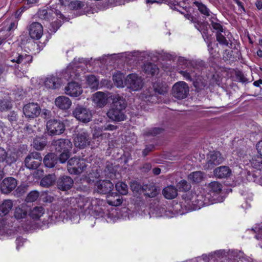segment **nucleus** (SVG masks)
Instances as JSON below:
<instances>
[{"label": "nucleus", "mask_w": 262, "mask_h": 262, "mask_svg": "<svg viewBox=\"0 0 262 262\" xmlns=\"http://www.w3.org/2000/svg\"><path fill=\"white\" fill-rule=\"evenodd\" d=\"M178 63L181 66L179 73L187 80L192 81L199 77L207 68V64L203 60H190L183 57H180Z\"/></svg>", "instance_id": "f257e3e1"}, {"label": "nucleus", "mask_w": 262, "mask_h": 262, "mask_svg": "<svg viewBox=\"0 0 262 262\" xmlns=\"http://www.w3.org/2000/svg\"><path fill=\"white\" fill-rule=\"evenodd\" d=\"M126 106L127 102L123 97L115 96L106 115L110 120L115 122L124 121L127 118L125 115Z\"/></svg>", "instance_id": "f03ea898"}, {"label": "nucleus", "mask_w": 262, "mask_h": 262, "mask_svg": "<svg viewBox=\"0 0 262 262\" xmlns=\"http://www.w3.org/2000/svg\"><path fill=\"white\" fill-rule=\"evenodd\" d=\"M211 199V194L204 192H200L199 193H193L191 194V196H188L187 201H189L193 209H199L204 206H208L210 204L216 203L221 199Z\"/></svg>", "instance_id": "7ed1b4c3"}, {"label": "nucleus", "mask_w": 262, "mask_h": 262, "mask_svg": "<svg viewBox=\"0 0 262 262\" xmlns=\"http://www.w3.org/2000/svg\"><path fill=\"white\" fill-rule=\"evenodd\" d=\"M73 142L75 146L79 149H84L88 146H91L92 148H94L99 145L98 143L97 145H94L90 134L87 130L83 129L75 135Z\"/></svg>", "instance_id": "20e7f679"}, {"label": "nucleus", "mask_w": 262, "mask_h": 262, "mask_svg": "<svg viewBox=\"0 0 262 262\" xmlns=\"http://www.w3.org/2000/svg\"><path fill=\"white\" fill-rule=\"evenodd\" d=\"M158 84H154L153 85L154 91H150L149 90H146L142 92L139 98L143 101L146 103H156L158 102V97L156 94L157 93L158 94H164L166 92L165 88L163 87L158 86Z\"/></svg>", "instance_id": "39448f33"}, {"label": "nucleus", "mask_w": 262, "mask_h": 262, "mask_svg": "<svg viewBox=\"0 0 262 262\" xmlns=\"http://www.w3.org/2000/svg\"><path fill=\"white\" fill-rule=\"evenodd\" d=\"M68 170L71 174H79L84 171L87 165L83 159L73 157L68 161Z\"/></svg>", "instance_id": "423d86ee"}, {"label": "nucleus", "mask_w": 262, "mask_h": 262, "mask_svg": "<svg viewBox=\"0 0 262 262\" xmlns=\"http://www.w3.org/2000/svg\"><path fill=\"white\" fill-rule=\"evenodd\" d=\"M225 159L219 151H210L207 155L206 162L204 165L205 170H211L222 164Z\"/></svg>", "instance_id": "0eeeda50"}, {"label": "nucleus", "mask_w": 262, "mask_h": 262, "mask_svg": "<svg viewBox=\"0 0 262 262\" xmlns=\"http://www.w3.org/2000/svg\"><path fill=\"white\" fill-rule=\"evenodd\" d=\"M72 115L77 120L83 123L89 122L92 119L91 111L80 104H77L73 110Z\"/></svg>", "instance_id": "6e6552de"}, {"label": "nucleus", "mask_w": 262, "mask_h": 262, "mask_svg": "<svg viewBox=\"0 0 262 262\" xmlns=\"http://www.w3.org/2000/svg\"><path fill=\"white\" fill-rule=\"evenodd\" d=\"M42 160L41 154L33 151L30 152L25 158L24 164L25 166L29 170L37 169L41 164Z\"/></svg>", "instance_id": "1a4fd4ad"}, {"label": "nucleus", "mask_w": 262, "mask_h": 262, "mask_svg": "<svg viewBox=\"0 0 262 262\" xmlns=\"http://www.w3.org/2000/svg\"><path fill=\"white\" fill-rule=\"evenodd\" d=\"M48 135L50 136L60 135L66 129L64 123L58 119H50L46 124Z\"/></svg>", "instance_id": "9d476101"}, {"label": "nucleus", "mask_w": 262, "mask_h": 262, "mask_svg": "<svg viewBox=\"0 0 262 262\" xmlns=\"http://www.w3.org/2000/svg\"><path fill=\"white\" fill-rule=\"evenodd\" d=\"M189 93V88L184 81L176 82L172 86L171 94L175 98L181 100L187 97Z\"/></svg>", "instance_id": "9b49d317"}, {"label": "nucleus", "mask_w": 262, "mask_h": 262, "mask_svg": "<svg viewBox=\"0 0 262 262\" xmlns=\"http://www.w3.org/2000/svg\"><path fill=\"white\" fill-rule=\"evenodd\" d=\"M23 112L27 118L33 119L40 115L41 107L37 103L30 102L23 106Z\"/></svg>", "instance_id": "f8f14e48"}, {"label": "nucleus", "mask_w": 262, "mask_h": 262, "mask_svg": "<svg viewBox=\"0 0 262 262\" xmlns=\"http://www.w3.org/2000/svg\"><path fill=\"white\" fill-rule=\"evenodd\" d=\"M125 85L133 91L140 90L143 86L142 78L136 74H130L125 79Z\"/></svg>", "instance_id": "ddd939ff"}, {"label": "nucleus", "mask_w": 262, "mask_h": 262, "mask_svg": "<svg viewBox=\"0 0 262 262\" xmlns=\"http://www.w3.org/2000/svg\"><path fill=\"white\" fill-rule=\"evenodd\" d=\"M51 146L53 149L57 153L67 150H71L72 143L68 139L60 138L52 140Z\"/></svg>", "instance_id": "4468645a"}, {"label": "nucleus", "mask_w": 262, "mask_h": 262, "mask_svg": "<svg viewBox=\"0 0 262 262\" xmlns=\"http://www.w3.org/2000/svg\"><path fill=\"white\" fill-rule=\"evenodd\" d=\"M17 185L15 178L10 177L3 179L0 184V190L2 193L8 194L14 190Z\"/></svg>", "instance_id": "2eb2a0df"}, {"label": "nucleus", "mask_w": 262, "mask_h": 262, "mask_svg": "<svg viewBox=\"0 0 262 262\" xmlns=\"http://www.w3.org/2000/svg\"><path fill=\"white\" fill-rule=\"evenodd\" d=\"M114 188L113 184L110 180H100L95 184V188L100 194H106L112 191Z\"/></svg>", "instance_id": "dca6fc26"}, {"label": "nucleus", "mask_w": 262, "mask_h": 262, "mask_svg": "<svg viewBox=\"0 0 262 262\" xmlns=\"http://www.w3.org/2000/svg\"><path fill=\"white\" fill-rule=\"evenodd\" d=\"M73 185L74 180L69 176H60L56 181L57 188L63 191H67L71 189Z\"/></svg>", "instance_id": "f3484780"}, {"label": "nucleus", "mask_w": 262, "mask_h": 262, "mask_svg": "<svg viewBox=\"0 0 262 262\" xmlns=\"http://www.w3.org/2000/svg\"><path fill=\"white\" fill-rule=\"evenodd\" d=\"M30 36L33 39L38 40L43 34V27L38 22L32 23L28 27Z\"/></svg>", "instance_id": "a211bd4d"}, {"label": "nucleus", "mask_w": 262, "mask_h": 262, "mask_svg": "<svg viewBox=\"0 0 262 262\" xmlns=\"http://www.w3.org/2000/svg\"><path fill=\"white\" fill-rule=\"evenodd\" d=\"M65 93L68 95L76 97L82 94V90L78 82L72 81L69 82L68 85L66 86Z\"/></svg>", "instance_id": "6ab92c4d"}, {"label": "nucleus", "mask_w": 262, "mask_h": 262, "mask_svg": "<svg viewBox=\"0 0 262 262\" xmlns=\"http://www.w3.org/2000/svg\"><path fill=\"white\" fill-rule=\"evenodd\" d=\"M23 116L20 117L17 112L11 111L5 116V119L9 122L12 127L15 128L17 125L23 124Z\"/></svg>", "instance_id": "aec40b11"}, {"label": "nucleus", "mask_w": 262, "mask_h": 262, "mask_svg": "<svg viewBox=\"0 0 262 262\" xmlns=\"http://www.w3.org/2000/svg\"><path fill=\"white\" fill-rule=\"evenodd\" d=\"M208 189L209 190L208 193L211 194V199H221L220 202L222 201V198L218 196V194L222 190V185L221 184L215 181L211 182L208 184Z\"/></svg>", "instance_id": "412c9836"}, {"label": "nucleus", "mask_w": 262, "mask_h": 262, "mask_svg": "<svg viewBox=\"0 0 262 262\" xmlns=\"http://www.w3.org/2000/svg\"><path fill=\"white\" fill-rule=\"evenodd\" d=\"M16 161V158L13 154H8L3 147H0V163H5L6 165L11 166Z\"/></svg>", "instance_id": "4be33fe9"}, {"label": "nucleus", "mask_w": 262, "mask_h": 262, "mask_svg": "<svg viewBox=\"0 0 262 262\" xmlns=\"http://www.w3.org/2000/svg\"><path fill=\"white\" fill-rule=\"evenodd\" d=\"M242 54L240 51L236 49L230 51L227 49L224 52L223 59L225 61L234 62L239 60Z\"/></svg>", "instance_id": "5701e85b"}, {"label": "nucleus", "mask_w": 262, "mask_h": 262, "mask_svg": "<svg viewBox=\"0 0 262 262\" xmlns=\"http://www.w3.org/2000/svg\"><path fill=\"white\" fill-rule=\"evenodd\" d=\"M214 176L219 179L228 178L231 174V170L227 166H221L213 170Z\"/></svg>", "instance_id": "b1692460"}, {"label": "nucleus", "mask_w": 262, "mask_h": 262, "mask_svg": "<svg viewBox=\"0 0 262 262\" xmlns=\"http://www.w3.org/2000/svg\"><path fill=\"white\" fill-rule=\"evenodd\" d=\"M45 167L52 168L58 163V156L54 152L47 154L43 159Z\"/></svg>", "instance_id": "393cba45"}, {"label": "nucleus", "mask_w": 262, "mask_h": 262, "mask_svg": "<svg viewBox=\"0 0 262 262\" xmlns=\"http://www.w3.org/2000/svg\"><path fill=\"white\" fill-rule=\"evenodd\" d=\"M107 96L104 93L97 92L94 94L92 96L93 101L100 108L104 106L107 103Z\"/></svg>", "instance_id": "a878e982"}, {"label": "nucleus", "mask_w": 262, "mask_h": 262, "mask_svg": "<svg viewBox=\"0 0 262 262\" xmlns=\"http://www.w3.org/2000/svg\"><path fill=\"white\" fill-rule=\"evenodd\" d=\"M55 104L60 109L68 110L70 107L72 102L68 97L62 96L56 98Z\"/></svg>", "instance_id": "bb28decb"}, {"label": "nucleus", "mask_w": 262, "mask_h": 262, "mask_svg": "<svg viewBox=\"0 0 262 262\" xmlns=\"http://www.w3.org/2000/svg\"><path fill=\"white\" fill-rule=\"evenodd\" d=\"M208 23L207 21H200L195 27L202 34V36L205 40L209 41L210 39V35L208 34Z\"/></svg>", "instance_id": "cd10ccee"}, {"label": "nucleus", "mask_w": 262, "mask_h": 262, "mask_svg": "<svg viewBox=\"0 0 262 262\" xmlns=\"http://www.w3.org/2000/svg\"><path fill=\"white\" fill-rule=\"evenodd\" d=\"M142 70L147 75L153 76L158 74L159 69L155 64L147 62L143 64Z\"/></svg>", "instance_id": "c85d7f7f"}, {"label": "nucleus", "mask_w": 262, "mask_h": 262, "mask_svg": "<svg viewBox=\"0 0 262 262\" xmlns=\"http://www.w3.org/2000/svg\"><path fill=\"white\" fill-rule=\"evenodd\" d=\"M33 57L31 55L27 54H18L16 57L11 60L12 62H15L18 64H21L23 66L29 64L32 61Z\"/></svg>", "instance_id": "c756f323"}, {"label": "nucleus", "mask_w": 262, "mask_h": 262, "mask_svg": "<svg viewBox=\"0 0 262 262\" xmlns=\"http://www.w3.org/2000/svg\"><path fill=\"white\" fill-rule=\"evenodd\" d=\"M143 192L147 197L154 198L158 194V189L154 184H149L143 186Z\"/></svg>", "instance_id": "7c9ffc66"}, {"label": "nucleus", "mask_w": 262, "mask_h": 262, "mask_svg": "<svg viewBox=\"0 0 262 262\" xmlns=\"http://www.w3.org/2000/svg\"><path fill=\"white\" fill-rule=\"evenodd\" d=\"M60 79L56 76H50L45 81V86L51 89H56L60 86Z\"/></svg>", "instance_id": "2f4dec72"}, {"label": "nucleus", "mask_w": 262, "mask_h": 262, "mask_svg": "<svg viewBox=\"0 0 262 262\" xmlns=\"http://www.w3.org/2000/svg\"><path fill=\"white\" fill-rule=\"evenodd\" d=\"M162 193L167 199H173L178 195V189L174 186L169 185L163 189Z\"/></svg>", "instance_id": "473e14b6"}, {"label": "nucleus", "mask_w": 262, "mask_h": 262, "mask_svg": "<svg viewBox=\"0 0 262 262\" xmlns=\"http://www.w3.org/2000/svg\"><path fill=\"white\" fill-rule=\"evenodd\" d=\"M13 206V203L11 200H5L0 205V216L7 215L12 209Z\"/></svg>", "instance_id": "72a5a7b5"}, {"label": "nucleus", "mask_w": 262, "mask_h": 262, "mask_svg": "<svg viewBox=\"0 0 262 262\" xmlns=\"http://www.w3.org/2000/svg\"><path fill=\"white\" fill-rule=\"evenodd\" d=\"M29 208L25 206L16 207L14 212V216L17 220L25 218L29 215Z\"/></svg>", "instance_id": "f704fd0d"}, {"label": "nucleus", "mask_w": 262, "mask_h": 262, "mask_svg": "<svg viewBox=\"0 0 262 262\" xmlns=\"http://www.w3.org/2000/svg\"><path fill=\"white\" fill-rule=\"evenodd\" d=\"M29 215L34 220L39 219L45 213V209L42 206H36L31 209H29Z\"/></svg>", "instance_id": "c9c22d12"}, {"label": "nucleus", "mask_w": 262, "mask_h": 262, "mask_svg": "<svg viewBox=\"0 0 262 262\" xmlns=\"http://www.w3.org/2000/svg\"><path fill=\"white\" fill-rule=\"evenodd\" d=\"M193 5L196 6L200 13L205 17H209L212 14V12L207 6L201 2L195 1L193 2Z\"/></svg>", "instance_id": "e433bc0d"}, {"label": "nucleus", "mask_w": 262, "mask_h": 262, "mask_svg": "<svg viewBox=\"0 0 262 262\" xmlns=\"http://www.w3.org/2000/svg\"><path fill=\"white\" fill-rule=\"evenodd\" d=\"M47 144V140L44 137H36L33 142V147L37 150H42Z\"/></svg>", "instance_id": "4c0bfd02"}, {"label": "nucleus", "mask_w": 262, "mask_h": 262, "mask_svg": "<svg viewBox=\"0 0 262 262\" xmlns=\"http://www.w3.org/2000/svg\"><path fill=\"white\" fill-rule=\"evenodd\" d=\"M164 130V128L162 127H152L145 130L143 135L145 138L150 136L155 137L163 133Z\"/></svg>", "instance_id": "58836bf2"}, {"label": "nucleus", "mask_w": 262, "mask_h": 262, "mask_svg": "<svg viewBox=\"0 0 262 262\" xmlns=\"http://www.w3.org/2000/svg\"><path fill=\"white\" fill-rule=\"evenodd\" d=\"M55 174H48L41 179L40 182V186L44 187H49L52 186L55 181Z\"/></svg>", "instance_id": "ea45409f"}, {"label": "nucleus", "mask_w": 262, "mask_h": 262, "mask_svg": "<svg viewBox=\"0 0 262 262\" xmlns=\"http://www.w3.org/2000/svg\"><path fill=\"white\" fill-rule=\"evenodd\" d=\"M124 76L120 73H116L113 76V79L115 84L118 88H124L125 85Z\"/></svg>", "instance_id": "a19ab883"}, {"label": "nucleus", "mask_w": 262, "mask_h": 262, "mask_svg": "<svg viewBox=\"0 0 262 262\" xmlns=\"http://www.w3.org/2000/svg\"><path fill=\"white\" fill-rule=\"evenodd\" d=\"M203 177L204 173L201 171L191 172L188 176V179L194 183H199L201 182Z\"/></svg>", "instance_id": "79ce46f5"}, {"label": "nucleus", "mask_w": 262, "mask_h": 262, "mask_svg": "<svg viewBox=\"0 0 262 262\" xmlns=\"http://www.w3.org/2000/svg\"><path fill=\"white\" fill-rule=\"evenodd\" d=\"M86 82L91 89L97 90L99 85V80L93 75L86 77Z\"/></svg>", "instance_id": "37998d69"}, {"label": "nucleus", "mask_w": 262, "mask_h": 262, "mask_svg": "<svg viewBox=\"0 0 262 262\" xmlns=\"http://www.w3.org/2000/svg\"><path fill=\"white\" fill-rule=\"evenodd\" d=\"M115 188L117 192L120 195H126L128 193V186L124 182H117L115 185Z\"/></svg>", "instance_id": "c03bdc74"}, {"label": "nucleus", "mask_w": 262, "mask_h": 262, "mask_svg": "<svg viewBox=\"0 0 262 262\" xmlns=\"http://www.w3.org/2000/svg\"><path fill=\"white\" fill-rule=\"evenodd\" d=\"M191 187L190 183L185 180H182L177 184V189L179 191H188Z\"/></svg>", "instance_id": "a18cd8bd"}, {"label": "nucleus", "mask_w": 262, "mask_h": 262, "mask_svg": "<svg viewBox=\"0 0 262 262\" xmlns=\"http://www.w3.org/2000/svg\"><path fill=\"white\" fill-rule=\"evenodd\" d=\"M250 162L253 167L256 169L262 168V156L260 155L254 156Z\"/></svg>", "instance_id": "49530a36"}, {"label": "nucleus", "mask_w": 262, "mask_h": 262, "mask_svg": "<svg viewBox=\"0 0 262 262\" xmlns=\"http://www.w3.org/2000/svg\"><path fill=\"white\" fill-rule=\"evenodd\" d=\"M12 107L11 101L8 99H0V109L1 111L10 110Z\"/></svg>", "instance_id": "de8ad7c7"}, {"label": "nucleus", "mask_w": 262, "mask_h": 262, "mask_svg": "<svg viewBox=\"0 0 262 262\" xmlns=\"http://www.w3.org/2000/svg\"><path fill=\"white\" fill-rule=\"evenodd\" d=\"M60 155L58 157V162L60 163H65L68 160H69L71 156V150H67L59 152Z\"/></svg>", "instance_id": "09e8293b"}, {"label": "nucleus", "mask_w": 262, "mask_h": 262, "mask_svg": "<svg viewBox=\"0 0 262 262\" xmlns=\"http://www.w3.org/2000/svg\"><path fill=\"white\" fill-rule=\"evenodd\" d=\"M195 80L193 79V85L194 87L196 89V91L197 92H199L202 90L204 89V88L206 86V83L203 81H202L200 78H194Z\"/></svg>", "instance_id": "8fccbe9b"}, {"label": "nucleus", "mask_w": 262, "mask_h": 262, "mask_svg": "<svg viewBox=\"0 0 262 262\" xmlns=\"http://www.w3.org/2000/svg\"><path fill=\"white\" fill-rule=\"evenodd\" d=\"M39 195V193L36 190H33L30 192L26 198V201L27 203L33 202L37 200Z\"/></svg>", "instance_id": "3c124183"}, {"label": "nucleus", "mask_w": 262, "mask_h": 262, "mask_svg": "<svg viewBox=\"0 0 262 262\" xmlns=\"http://www.w3.org/2000/svg\"><path fill=\"white\" fill-rule=\"evenodd\" d=\"M84 6L83 2L80 1H74L69 4V7L71 10H77L81 9Z\"/></svg>", "instance_id": "603ef678"}, {"label": "nucleus", "mask_w": 262, "mask_h": 262, "mask_svg": "<svg viewBox=\"0 0 262 262\" xmlns=\"http://www.w3.org/2000/svg\"><path fill=\"white\" fill-rule=\"evenodd\" d=\"M38 17L45 21H49L50 19V12L47 9H39L37 12Z\"/></svg>", "instance_id": "864d4df0"}, {"label": "nucleus", "mask_w": 262, "mask_h": 262, "mask_svg": "<svg viewBox=\"0 0 262 262\" xmlns=\"http://www.w3.org/2000/svg\"><path fill=\"white\" fill-rule=\"evenodd\" d=\"M130 189L134 192L139 193L143 192V186H141L137 182H132L130 183Z\"/></svg>", "instance_id": "5fc2aeb1"}, {"label": "nucleus", "mask_w": 262, "mask_h": 262, "mask_svg": "<svg viewBox=\"0 0 262 262\" xmlns=\"http://www.w3.org/2000/svg\"><path fill=\"white\" fill-rule=\"evenodd\" d=\"M216 40L221 44L227 46L228 45V41L226 37L223 35L220 32L216 33Z\"/></svg>", "instance_id": "6e6d98bb"}, {"label": "nucleus", "mask_w": 262, "mask_h": 262, "mask_svg": "<svg viewBox=\"0 0 262 262\" xmlns=\"http://www.w3.org/2000/svg\"><path fill=\"white\" fill-rule=\"evenodd\" d=\"M62 23L60 20H55L50 25V30L54 33H55L57 30L60 28V27L61 26Z\"/></svg>", "instance_id": "4d7b16f0"}, {"label": "nucleus", "mask_w": 262, "mask_h": 262, "mask_svg": "<svg viewBox=\"0 0 262 262\" xmlns=\"http://www.w3.org/2000/svg\"><path fill=\"white\" fill-rule=\"evenodd\" d=\"M53 13H55L56 15L59 18L62 19L63 20L66 19V17L60 12V11L57 9V6H52L49 8Z\"/></svg>", "instance_id": "13d9d810"}, {"label": "nucleus", "mask_w": 262, "mask_h": 262, "mask_svg": "<svg viewBox=\"0 0 262 262\" xmlns=\"http://www.w3.org/2000/svg\"><path fill=\"white\" fill-rule=\"evenodd\" d=\"M155 145L154 144H148L145 145V148L142 151V156L145 157L148 154L154 150L155 149Z\"/></svg>", "instance_id": "bf43d9fd"}, {"label": "nucleus", "mask_w": 262, "mask_h": 262, "mask_svg": "<svg viewBox=\"0 0 262 262\" xmlns=\"http://www.w3.org/2000/svg\"><path fill=\"white\" fill-rule=\"evenodd\" d=\"M212 28L216 31V32H222L223 31V26L219 23L214 22L213 20H210Z\"/></svg>", "instance_id": "052dcab7"}, {"label": "nucleus", "mask_w": 262, "mask_h": 262, "mask_svg": "<svg viewBox=\"0 0 262 262\" xmlns=\"http://www.w3.org/2000/svg\"><path fill=\"white\" fill-rule=\"evenodd\" d=\"M26 190L25 186L20 185L15 189L14 195H17V196H20L25 193Z\"/></svg>", "instance_id": "680f3d73"}, {"label": "nucleus", "mask_w": 262, "mask_h": 262, "mask_svg": "<svg viewBox=\"0 0 262 262\" xmlns=\"http://www.w3.org/2000/svg\"><path fill=\"white\" fill-rule=\"evenodd\" d=\"M212 253L213 254V258H222L226 256V251L224 250H217Z\"/></svg>", "instance_id": "e2e57ef3"}, {"label": "nucleus", "mask_w": 262, "mask_h": 262, "mask_svg": "<svg viewBox=\"0 0 262 262\" xmlns=\"http://www.w3.org/2000/svg\"><path fill=\"white\" fill-rule=\"evenodd\" d=\"M103 130L101 129L100 130L99 128L94 129V133H93V140H96L97 139V141H99V138L101 137L102 136V131Z\"/></svg>", "instance_id": "0e129e2a"}, {"label": "nucleus", "mask_w": 262, "mask_h": 262, "mask_svg": "<svg viewBox=\"0 0 262 262\" xmlns=\"http://www.w3.org/2000/svg\"><path fill=\"white\" fill-rule=\"evenodd\" d=\"M40 114L43 118L48 119L51 116V112L49 110L43 108L42 110H41Z\"/></svg>", "instance_id": "69168bd1"}, {"label": "nucleus", "mask_w": 262, "mask_h": 262, "mask_svg": "<svg viewBox=\"0 0 262 262\" xmlns=\"http://www.w3.org/2000/svg\"><path fill=\"white\" fill-rule=\"evenodd\" d=\"M81 180L86 182L88 184H92L94 183V179H91L90 177V174H88V173L82 176Z\"/></svg>", "instance_id": "338daca9"}, {"label": "nucleus", "mask_w": 262, "mask_h": 262, "mask_svg": "<svg viewBox=\"0 0 262 262\" xmlns=\"http://www.w3.org/2000/svg\"><path fill=\"white\" fill-rule=\"evenodd\" d=\"M104 171L107 174H114V168L113 167V164L112 163H108L105 167Z\"/></svg>", "instance_id": "774afa93"}]
</instances>
